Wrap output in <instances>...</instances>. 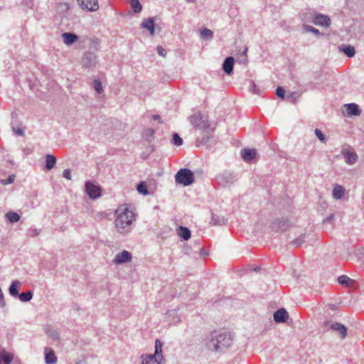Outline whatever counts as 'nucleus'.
I'll use <instances>...</instances> for the list:
<instances>
[{
	"label": "nucleus",
	"instance_id": "1",
	"mask_svg": "<svg viewBox=\"0 0 364 364\" xmlns=\"http://www.w3.org/2000/svg\"><path fill=\"white\" fill-rule=\"evenodd\" d=\"M232 342L233 336L230 332L223 329L211 331L202 341L207 349L215 353L224 352Z\"/></svg>",
	"mask_w": 364,
	"mask_h": 364
},
{
	"label": "nucleus",
	"instance_id": "2",
	"mask_svg": "<svg viewBox=\"0 0 364 364\" xmlns=\"http://www.w3.org/2000/svg\"><path fill=\"white\" fill-rule=\"evenodd\" d=\"M117 218L115 220V225L119 228H125L130 225L134 220V214L127 207H119L116 210Z\"/></svg>",
	"mask_w": 364,
	"mask_h": 364
},
{
	"label": "nucleus",
	"instance_id": "3",
	"mask_svg": "<svg viewBox=\"0 0 364 364\" xmlns=\"http://www.w3.org/2000/svg\"><path fill=\"white\" fill-rule=\"evenodd\" d=\"M176 183L183 186H188L194 182V175L188 168L180 169L175 176Z\"/></svg>",
	"mask_w": 364,
	"mask_h": 364
},
{
	"label": "nucleus",
	"instance_id": "4",
	"mask_svg": "<svg viewBox=\"0 0 364 364\" xmlns=\"http://www.w3.org/2000/svg\"><path fill=\"white\" fill-rule=\"evenodd\" d=\"M188 120L195 129L199 130L208 129L209 125L211 124L208 120L207 117L203 115L200 112H196L190 116Z\"/></svg>",
	"mask_w": 364,
	"mask_h": 364
},
{
	"label": "nucleus",
	"instance_id": "5",
	"mask_svg": "<svg viewBox=\"0 0 364 364\" xmlns=\"http://www.w3.org/2000/svg\"><path fill=\"white\" fill-rule=\"evenodd\" d=\"M218 183L224 188L230 187L237 181V175L233 171H225L217 176Z\"/></svg>",
	"mask_w": 364,
	"mask_h": 364
},
{
	"label": "nucleus",
	"instance_id": "6",
	"mask_svg": "<svg viewBox=\"0 0 364 364\" xmlns=\"http://www.w3.org/2000/svg\"><path fill=\"white\" fill-rule=\"evenodd\" d=\"M215 129V127L212 126V124L209 125L208 129H203L201 132L202 136L201 138H198L196 140L197 146H199L200 145H208L210 146L213 144V133Z\"/></svg>",
	"mask_w": 364,
	"mask_h": 364
},
{
	"label": "nucleus",
	"instance_id": "7",
	"mask_svg": "<svg viewBox=\"0 0 364 364\" xmlns=\"http://www.w3.org/2000/svg\"><path fill=\"white\" fill-rule=\"evenodd\" d=\"M291 223L285 218H277L270 225V228L274 232H284L290 228Z\"/></svg>",
	"mask_w": 364,
	"mask_h": 364
},
{
	"label": "nucleus",
	"instance_id": "8",
	"mask_svg": "<svg viewBox=\"0 0 364 364\" xmlns=\"http://www.w3.org/2000/svg\"><path fill=\"white\" fill-rule=\"evenodd\" d=\"M97 63V56L93 51H86L82 57V65L85 68H94Z\"/></svg>",
	"mask_w": 364,
	"mask_h": 364
},
{
	"label": "nucleus",
	"instance_id": "9",
	"mask_svg": "<svg viewBox=\"0 0 364 364\" xmlns=\"http://www.w3.org/2000/svg\"><path fill=\"white\" fill-rule=\"evenodd\" d=\"M85 191L90 198L95 200L100 197L102 188L100 186L95 185L90 181H87L85 184Z\"/></svg>",
	"mask_w": 364,
	"mask_h": 364
},
{
	"label": "nucleus",
	"instance_id": "10",
	"mask_svg": "<svg viewBox=\"0 0 364 364\" xmlns=\"http://www.w3.org/2000/svg\"><path fill=\"white\" fill-rule=\"evenodd\" d=\"M78 6L84 11L94 12L99 9L98 0H85L84 5L77 0Z\"/></svg>",
	"mask_w": 364,
	"mask_h": 364
},
{
	"label": "nucleus",
	"instance_id": "11",
	"mask_svg": "<svg viewBox=\"0 0 364 364\" xmlns=\"http://www.w3.org/2000/svg\"><path fill=\"white\" fill-rule=\"evenodd\" d=\"M132 258V254L127 251L123 250L122 252H119L116 255L114 259H113V263L114 264H121L123 263H127L131 262Z\"/></svg>",
	"mask_w": 364,
	"mask_h": 364
},
{
	"label": "nucleus",
	"instance_id": "12",
	"mask_svg": "<svg viewBox=\"0 0 364 364\" xmlns=\"http://www.w3.org/2000/svg\"><path fill=\"white\" fill-rule=\"evenodd\" d=\"M273 318L276 323H284L289 318V314L285 309L281 308L274 313Z\"/></svg>",
	"mask_w": 364,
	"mask_h": 364
},
{
	"label": "nucleus",
	"instance_id": "13",
	"mask_svg": "<svg viewBox=\"0 0 364 364\" xmlns=\"http://www.w3.org/2000/svg\"><path fill=\"white\" fill-rule=\"evenodd\" d=\"M345 158V161L349 165L354 164L358 160V156L355 152L348 149H343L341 151Z\"/></svg>",
	"mask_w": 364,
	"mask_h": 364
},
{
	"label": "nucleus",
	"instance_id": "14",
	"mask_svg": "<svg viewBox=\"0 0 364 364\" xmlns=\"http://www.w3.org/2000/svg\"><path fill=\"white\" fill-rule=\"evenodd\" d=\"M62 38L63 43L70 46L78 41L79 36L74 33L65 32L62 34Z\"/></svg>",
	"mask_w": 364,
	"mask_h": 364
},
{
	"label": "nucleus",
	"instance_id": "15",
	"mask_svg": "<svg viewBox=\"0 0 364 364\" xmlns=\"http://www.w3.org/2000/svg\"><path fill=\"white\" fill-rule=\"evenodd\" d=\"M330 328L338 333L342 339L347 336V328L341 323L337 322L333 323L330 326Z\"/></svg>",
	"mask_w": 364,
	"mask_h": 364
},
{
	"label": "nucleus",
	"instance_id": "16",
	"mask_svg": "<svg viewBox=\"0 0 364 364\" xmlns=\"http://www.w3.org/2000/svg\"><path fill=\"white\" fill-rule=\"evenodd\" d=\"M235 60L232 56L226 58L223 63V69L227 75H231L233 72Z\"/></svg>",
	"mask_w": 364,
	"mask_h": 364
},
{
	"label": "nucleus",
	"instance_id": "17",
	"mask_svg": "<svg viewBox=\"0 0 364 364\" xmlns=\"http://www.w3.org/2000/svg\"><path fill=\"white\" fill-rule=\"evenodd\" d=\"M346 111L348 116H359L361 113V109L359 106L355 103H349L345 105Z\"/></svg>",
	"mask_w": 364,
	"mask_h": 364
},
{
	"label": "nucleus",
	"instance_id": "18",
	"mask_svg": "<svg viewBox=\"0 0 364 364\" xmlns=\"http://www.w3.org/2000/svg\"><path fill=\"white\" fill-rule=\"evenodd\" d=\"M257 156V151L254 149L245 148L241 151V156L245 161H250Z\"/></svg>",
	"mask_w": 364,
	"mask_h": 364
},
{
	"label": "nucleus",
	"instance_id": "19",
	"mask_svg": "<svg viewBox=\"0 0 364 364\" xmlns=\"http://www.w3.org/2000/svg\"><path fill=\"white\" fill-rule=\"evenodd\" d=\"M314 23L316 25L328 27L331 24V19L325 15L318 14L314 17Z\"/></svg>",
	"mask_w": 364,
	"mask_h": 364
},
{
	"label": "nucleus",
	"instance_id": "20",
	"mask_svg": "<svg viewBox=\"0 0 364 364\" xmlns=\"http://www.w3.org/2000/svg\"><path fill=\"white\" fill-rule=\"evenodd\" d=\"M141 26L143 28H145L149 31V33L151 36L154 35L155 33V27H154V18H148L144 19L141 23Z\"/></svg>",
	"mask_w": 364,
	"mask_h": 364
},
{
	"label": "nucleus",
	"instance_id": "21",
	"mask_svg": "<svg viewBox=\"0 0 364 364\" xmlns=\"http://www.w3.org/2000/svg\"><path fill=\"white\" fill-rule=\"evenodd\" d=\"M141 364H160L161 360L156 355H141Z\"/></svg>",
	"mask_w": 364,
	"mask_h": 364
},
{
	"label": "nucleus",
	"instance_id": "22",
	"mask_svg": "<svg viewBox=\"0 0 364 364\" xmlns=\"http://www.w3.org/2000/svg\"><path fill=\"white\" fill-rule=\"evenodd\" d=\"M21 286V282L18 280L12 281L9 288V292L13 297H17L18 296V288Z\"/></svg>",
	"mask_w": 364,
	"mask_h": 364
},
{
	"label": "nucleus",
	"instance_id": "23",
	"mask_svg": "<svg viewBox=\"0 0 364 364\" xmlns=\"http://www.w3.org/2000/svg\"><path fill=\"white\" fill-rule=\"evenodd\" d=\"M13 360V355L4 349L0 350V364H10Z\"/></svg>",
	"mask_w": 364,
	"mask_h": 364
},
{
	"label": "nucleus",
	"instance_id": "24",
	"mask_svg": "<svg viewBox=\"0 0 364 364\" xmlns=\"http://www.w3.org/2000/svg\"><path fill=\"white\" fill-rule=\"evenodd\" d=\"M339 50L348 58H352L355 55V48L350 45H341L339 46Z\"/></svg>",
	"mask_w": 364,
	"mask_h": 364
},
{
	"label": "nucleus",
	"instance_id": "25",
	"mask_svg": "<svg viewBox=\"0 0 364 364\" xmlns=\"http://www.w3.org/2000/svg\"><path fill=\"white\" fill-rule=\"evenodd\" d=\"M59 333L55 328L51 326H47V340L50 339L55 342L58 341Z\"/></svg>",
	"mask_w": 364,
	"mask_h": 364
},
{
	"label": "nucleus",
	"instance_id": "26",
	"mask_svg": "<svg viewBox=\"0 0 364 364\" xmlns=\"http://www.w3.org/2000/svg\"><path fill=\"white\" fill-rule=\"evenodd\" d=\"M178 235L183 240H188L191 238V232L188 228L180 226L178 229Z\"/></svg>",
	"mask_w": 364,
	"mask_h": 364
},
{
	"label": "nucleus",
	"instance_id": "27",
	"mask_svg": "<svg viewBox=\"0 0 364 364\" xmlns=\"http://www.w3.org/2000/svg\"><path fill=\"white\" fill-rule=\"evenodd\" d=\"M155 130L152 128H147L144 130L142 136L148 142L151 143L154 139Z\"/></svg>",
	"mask_w": 364,
	"mask_h": 364
},
{
	"label": "nucleus",
	"instance_id": "28",
	"mask_svg": "<svg viewBox=\"0 0 364 364\" xmlns=\"http://www.w3.org/2000/svg\"><path fill=\"white\" fill-rule=\"evenodd\" d=\"M345 193V189L343 186L335 185L333 189V197L335 199H341Z\"/></svg>",
	"mask_w": 364,
	"mask_h": 364
},
{
	"label": "nucleus",
	"instance_id": "29",
	"mask_svg": "<svg viewBox=\"0 0 364 364\" xmlns=\"http://www.w3.org/2000/svg\"><path fill=\"white\" fill-rule=\"evenodd\" d=\"M58 360L53 349L47 348V364H55Z\"/></svg>",
	"mask_w": 364,
	"mask_h": 364
},
{
	"label": "nucleus",
	"instance_id": "30",
	"mask_svg": "<svg viewBox=\"0 0 364 364\" xmlns=\"http://www.w3.org/2000/svg\"><path fill=\"white\" fill-rule=\"evenodd\" d=\"M162 346V343L159 339H156L155 341V351L154 355H156V357L159 358V360H162L163 358Z\"/></svg>",
	"mask_w": 364,
	"mask_h": 364
},
{
	"label": "nucleus",
	"instance_id": "31",
	"mask_svg": "<svg viewBox=\"0 0 364 364\" xmlns=\"http://www.w3.org/2000/svg\"><path fill=\"white\" fill-rule=\"evenodd\" d=\"M22 302H28L31 300L33 297V292L31 291H28L26 292H22L18 294L17 296Z\"/></svg>",
	"mask_w": 364,
	"mask_h": 364
},
{
	"label": "nucleus",
	"instance_id": "32",
	"mask_svg": "<svg viewBox=\"0 0 364 364\" xmlns=\"http://www.w3.org/2000/svg\"><path fill=\"white\" fill-rule=\"evenodd\" d=\"M226 223V220L223 217H220L215 214H213L211 223L215 225H225Z\"/></svg>",
	"mask_w": 364,
	"mask_h": 364
},
{
	"label": "nucleus",
	"instance_id": "33",
	"mask_svg": "<svg viewBox=\"0 0 364 364\" xmlns=\"http://www.w3.org/2000/svg\"><path fill=\"white\" fill-rule=\"evenodd\" d=\"M6 217L7 220L12 223H17L20 220V215L17 213L12 211L8 212L6 214Z\"/></svg>",
	"mask_w": 364,
	"mask_h": 364
},
{
	"label": "nucleus",
	"instance_id": "34",
	"mask_svg": "<svg viewBox=\"0 0 364 364\" xmlns=\"http://www.w3.org/2000/svg\"><path fill=\"white\" fill-rule=\"evenodd\" d=\"M309 236V234H301L298 237H296L293 242L292 244L295 246H300L303 245L306 242V239Z\"/></svg>",
	"mask_w": 364,
	"mask_h": 364
},
{
	"label": "nucleus",
	"instance_id": "35",
	"mask_svg": "<svg viewBox=\"0 0 364 364\" xmlns=\"http://www.w3.org/2000/svg\"><path fill=\"white\" fill-rule=\"evenodd\" d=\"M129 3L131 5V7L133 9L134 13L139 14L141 11L142 6L140 4L139 0H130Z\"/></svg>",
	"mask_w": 364,
	"mask_h": 364
},
{
	"label": "nucleus",
	"instance_id": "36",
	"mask_svg": "<svg viewBox=\"0 0 364 364\" xmlns=\"http://www.w3.org/2000/svg\"><path fill=\"white\" fill-rule=\"evenodd\" d=\"M56 164V158L53 154H47V171L51 170Z\"/></svg>",
	"mask_w": 364,
	"mask_h": 364
},
{
	"label": "nucleus",
	"instance_id": "37",
	"mask_svg": "<svg viewBox=\"0 0 364 364\" xmlns=\"http://www.w3.org/2000/svg\"><path fill=\"white\" fill-rule=\"evenodd\" d=\"M137 191L144 195V196H148L149 194V191L147 189L146 184L144 181H141L136 187Z\"/></svg>",
	"mask_w": 364,
	"mask_h": 364
},
{
	"label": "nucleus",
	"instance_id": "38",
	"mask_svg": "<svg viewBox=\"0 0 364 364\" xmlns=\"http://www.w3.org/2000/svg\"><path fill=\"white\" fill-rule=\"evenodd\" d=\"M200 36L204 40H210L213 36V32L208 28H203L200 31Z\"/></svg>",
	"mask_w": 364,
	"mask_h": 364
},
{
	"label": "nucleus",
	"instance_id": "39",
	"mask_svg": "<svg viewBox=\"0 0 364 364\" xmlns=\"http://www.w3.org/2000/svg\"><path fill=\"white\" fill-rule=\"evenodd\" d=\"M338 282L341 285L348 286L349 284V283L352 282V279H350L346 275H341L338 277Z\"/></svg>",
	"mask_w": 364,
	"mask_h": 364
},
{
	"label": "nucleus",
	"instance_id": "40",
	"mask_svg": "<svg viewBox=\"0 0 364 364\" xmlns=\"http://www.w3.org/2000/svg\"><path fill=\"white\" fill-rule=\"evenodd\" d=\"M183 139L177 133H174L173 134V144L175 146H181L183 144Z\"/></svg>",
	"mask_w": 364,
	"mask_h": 364
},
{
	"label": "nucleus",
	"instance_id": "41",
	"mask_svg": "<svg viewBox=\"0 0 364 364\" xmlns=\"http://www.w3.org/2000/svg\"><path fill=\"white\" fill-rule=\"evenodd\" d=\"M93 87L95 90V91L99 94L102 93L103 91L102 83L99 80H95L93 81Z\"/></svg>",
	"mask_w": 364,
	"mask_h": 364
},
{
	"label": "nucleus",
	"instance_id": "42",
	"mask_svg": "<svg viewBox=\"0 0 364 364\" xmlns=\"http://www.w3.org/2000/svg\"><path fill=\"white\" fill-rule=\"evenodd\" d=\"M304 28L308 32H311L317 36L321 35L319 31L317 28H315L314 27H313L311 26L304 25Z\"/></svg>",
	"mask_w": 364,
	"mask_h": 364
},
{
	"label": "nucleus",
	"instance_id": "43",
	"mask_svg": "<svg viewBox=\"0 0 364 364\" xmlns=\"http://www.w3.org/2000/svg\"><path fill=\"white\" fill-rule=\"evenodd\" d=\"M15 176L14 174L9 176V177L4 180H1V183L3 185H9L12 183L14 181Z\"/></svg>",
	"mask_w": 364,
	"mask_h": 364
},
{
	"label": "nucleus",
	"instance_id": "44",
	"mask_svg": "<svg viewBox=\"0 0 364 364\" xmlns=\"http://www.w3.org/2000/svg\"><path fill=\"white\" fill-rule=\"evenodd\" d=\"M315 134L316 136L318 137V139L322 141V142H325L326 139V136L325 135L322 133V132L318 129H316L315 131Z\"/></svg>",
	"mask_w": 364,
	"mask_h": 364
},
{
	"label": "nucleus",
	"instance_id": "45",
	"mask_svg": "<svg viewBox=\"0 0 364 364\" xmlns=\"http://www.w3.org/2000/svg\"><path fill=\"white\" fill-rule=\"evenodd\" d=\"M276 95L277 97L284 99L285 96V90L282 87H277L276 89Z\"/></svg>",
	"mask_w": 364,
	"mask_h": 364
},
{
	"label": "nucleus",
	"instance_id": "46",
	"mask_svg": "<svg viewBox=\"0 0 364 364\" xmlns=\"http://www.w3.org/2000/svg\"><path fill=\"white\" fill-rule=\"evenodd\" d=\"M12 130L13 132L18 136H22L23 134V131L18 127H16L14 122L11 123Z\"/></svg>",
	"mask_w": 364,
	"mask_h": 364
},
{
	"label": "nucleus",
	"instance_id": "47",
	"mask_svg": "<svg viewBox=\"0 0 364 364\" xmlns=\"http://www.w3.org/2000/svg\"><path fill=\"white\" fill-rule=\"evenodd\" d=\"M63 177L68 180H71L72 175H71L70 169H69V168L65 169L63 172Z\"/></svg>",
	"mask_w": 364,
	"mask_h": 364
},
{
	"label": "nucleus",
	"instance_id": "48",
	"mask_svg": "<svg viewBox=\"0 0 364 364\" xmlns=\"http://www.w3.org/2000/svg\"><path fill=\"white\" fill-rule=\"evenodd\" d=\"M158 54L162 57H165L166 55V50L161 46L157 47Z\"/></svg>",
	"mask_w": 364,
	"mask_h": 364
},
{
	"label": "nucleus",
	"instance_id": "49",
	"mask_svg": "<svg viewBox=\"0 0 364 364\" xmlns=\"http://www.w3.org/2000/svg\"><path fill=\"white\" fill-rule=\"evenodd\" d=\"M250 90L255 94H257L259 92V90L257 88L256 84L253 81H251V86L250 87Z\"/></svg>",
	"mask_w": 364,
	"mask_h": 364
},
{
	"label": "nucleus",
	"instance_id": "50",
	"mask_svg": "<svg viewBox=\"0 0 364 364\" xmlns=\"http://www.w3.org/2000/svg\"><path fill=\"white\" fill-rule=\"evenodd\" d=\"M333 219H334V215L331 214L328 217H326L325 219H323V223H331Z\"/></svg>",
	"mask_w": 364,
	"mask_h": 364
},
{
	"label": "nucleus",
	"instance_id": "51",
	"mask_svg": "<svg viewBox=\"0 0 364 364\" xmlns=\"http://www.w3.org/2000/svg\"><path fill=\"white\" fill-rule=\"evenodd\" d=\"M247 47L245 46L243 51L242 52L241 57L244 58V61H247Z\"/></svg>",
	"mask_w": 364,
	"mask_h": 364
},
{
	"label": "nucleus",
	"instance_id": "52",
	"mask_svg": "<svg viewBox=\"0 0 364 364\" xmlns=\"http://www.w3.org/2000/svg\"><path fill=\"white\" fill-rule=\"evenodd\" d=\"M176 313H177L175 309H173V310L168 311L166 314L167 316H171L176 315Z\"/></svg>",
	"mask_w": 364,
	"mask_h": 364
},
{
	"label": "nucleus",
	"instance_id": "53",
	"mask_svg": "<svg viewBox=\"0 0 364 364\" xmlns=\"http://www.w3.org/2000/svg\"><path fill=\"white\" fill-rule=\"evenodd\" d=\"M153 119L158 120L160 124H163V121L161 120V117L158 114H154L152 116Z\"/></svg>",
	"mask_w": 364,
	"mask_h": 364
},
{
	"label": "nucleus",
	"instance_id": "54",
	"mask_svg": "<svg viewBox=\"0 0 364 364\" xmlns=\"http://www.w3.org/2000/svg\"><path fill=\"white\" fill-rule=\"evenodd\" d=\"M200 252L202 256H205L208 255V253L203 248H200Z\"/></svg>",
	"mask_w": 364,
	"mask_h": 364
},
{
	"label": "nucleus",
	"instance_id": "55",
	"mask_svg": "<svg viewBox=\"0 0 364 364\" xmlns=\"http://www.w3.org/2000/svg\"><path fill=\"white\" fill-rule=\"evenodd\" d=\"M93 43H95V50L97 51V46L99 45V43L98 42H95V41H93Z\"/></svg>",
	"mask_w": 364,
	"mask_h": 364
},
{
	"label": "nucleus",
	"instance_id": "56",
	"mask_svg": "<svg viewBox=\"0 0 364 364\" xmlns=\"http://www.w3.org/2000/svg\"><path fill=\"white\" fill-rule=\"evenodd\" d=\"M76 364H85V363H84V362H81V361H79V362H77Z\"/></svg>",
	"mask_w": 364,
	"mask_h": 364
},
{
	"label": "nucleus",
	"instance_id": "57",
	"mask_svg": "<svg viewBox=\"0 0 364 364\" xmlns=\"http://www.w3.org/2000/svg\"><path fill=\"white\" fill-rule=\"evenodd\" d=\"M43 354H44V356L46 357V348H44V350H43Z\"/></svg>",
	"mask_w": 364,
	"mask_h": 364
},
{
	"label": "nucleus",
	"instance_id": "58",
	"mask_svg": "<svg viewBox=\"0 0 364 364\" xmlns=\"http://www.w3.org/2000/svg\"><path fill=\"white\" fill-rule=\"evenodd\" d=\"M80 2L82 5H84L85 0H80Z\"/></svg>",
	"mask_w": 364,
	"mask_h": 364
},
{
	"label": "nucleus",
	"instance_id": "59",
	"mask_svg": "<svg viewBox=\"0 0 364 364\" xmlns=\"http://www.w3.org/2000/svg\"><path fill=\"white\" fill-rule=\"evenodd\" d=\"M259 269V267H256V268L255 269V271H256V272H257V271H258Z\"/></svg>",
	"mask_w": 364,
	"mask_h": 364
}]
</instances>
